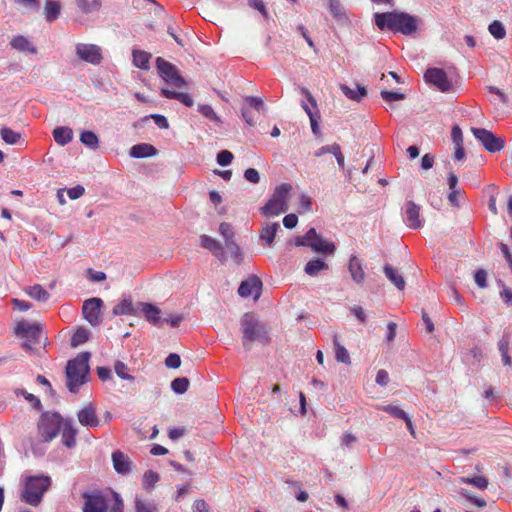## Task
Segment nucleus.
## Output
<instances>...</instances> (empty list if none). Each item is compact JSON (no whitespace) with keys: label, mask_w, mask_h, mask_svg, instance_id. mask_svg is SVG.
<instances>
[{"label":"nucleus","mask_w":512,"mask_h":512,"mask_svg":"<svg viewBox=\"0 0 512 512\" xmlns=\"http://www.w3.org/2000/svg\"><path fill=\"white\" fill-rule=\"evenodd\" d=\"M375 24L380 30L388 29L404 35H411L417 31L418 20L415 16L406 12H385L374 15Z\"/></svg>","instance_id":"obj_1"},{"label":"nucleus","mask_w":512,"mask_h":512,"mask_svg":"<svg viewBox=\"0 0 512 512\" xmlns=\"http://www.w3.org/2000/svg\"><path fill=\"white\" fill-rule=\"evenodd\" d=\"M89 359L90 354L82 352L74 359L68 361L66 366V385L71 393L78 392L79 388L88 381Z\"/></svg>","instance_id":"obj_2"},{"label":"nucleus","mask_w":512,"mask_h":512,"mask_svg":"<svg viewBox=\"0 0 512 512\" xmlns=\"http://www.w3.org/2000/svg\"><path fill=\"white\" fill-rule=\"evenodd\" d=\"M52 484L49 476H27L23 483L20 499L28 505L38 506Z\"/></svg>","instance_id":"obj_3"},{"label":"nucleus","mask_w":512,"mask_h":512,"mask_svg":"<svg viewBox=\"0 0 512 512\" xmlns=\"http://www.w3.org/2000/svg\"><path fill=\"white\" fill-rule=\"evenodd\" d=\"M243 334V346L246 350L251 349L252 342L266 344L269 342V335L266 325L259 321L253 314L245 313L240 321Z\"/></svg>","instance_id":"obj_4"},{"label":"nucleus","mask_w":512,"mask_h":512,"mask_svg":"<svg viewBox=\"0 0 512 512\" xmlns=\"http://www.w3.org/2000/svg\"><path fill=\"white\" fill-rule=\"evenodd\" d=\"M292 190V186L289 183H282L278 185L267 203L261 207V213L264 216L272 217L278 216L281 213L288 211V198Z\"/></svg>","instance_id":"obj_5"},{"label":"nucleus","mask_w":512,"mask_h":512,"mask_svg":"<svg viewBox=\"0 0 512 512\" xmlns=\"http://www.w3.org/2000/svg\"><path fill=\"white\" fill-rule=\"evenodd\" d=\"M295 245L309 247L316 253L327 255H333L336 250L334 243L324 239L316 232L315 228H310L303 236H297Z\"/></svg>","instance_id":"obj_6"},{"label":"nucleus","mask_w":512,"mask_h":512,"mask_svg":"<svg viewBox=\"0 0 512 512\" xmlns=\"http://www.w3.org/2000/svg\"><path fill=\"white\" fill-rule=\"evenodd\" d=\"M64 419L57 412H45L41 415L38 431L46 442L53 440L60 432Z\"/></svg>","instance_id":"obj_7"},{"label":"nucleus","mask_w":512,"mask_h":512,"mask_svg":"<svg viewBox=\"0 0 512 512\" xmlns=\"http://www.w3.org/2000/svg\"><path fill=\"white\" fill-rule=\"evenodd\" d=\"M156 67L159 76L169 85L183 87L186 85L185 79L180 75L179 70L172 63L161 57L156 59Z\"/></svg>","instance_id":"obj_8"},{"label":"nucleus","mask_w":512,"mask_h":512,"mask_svg":"<svg viewBox=\"0 0 512 512\" xmlns=\"http://www.w3.org/2000/svg\"><path fill=\"white\" fill-rule=\"evenodd\" d=\"M475 138L481 142L484 148L491 153L501 151L505 146L503 138L496 137L492 132L484 128H471Z\"/></svg>","instance_id":"obj_9"},{"label":"nucleus","mask_w":512,"mask_h":512,"mask_svg":"<svg viewBox=\"0 0 512 512\" xmlns=\"http://www.w3.org/2000/svg\"><path fill=\"white\" fill-rule=\"evenodd\" d=\"M75 53L81 60L92 65H99L103 60L102 50L95 44L78 43Z\"/></svg>","instance_id":"obj_10"},{"label":"nucleus","mask_w":512,"mask_h":512,"mask_svg":"<svg viewBox=\"0 0 512 512\" xmlns=\"http://www.w3.org/2000/svg\"><path fill=\"white\" fill-rule=\"evenodd\" d=\"M103 301L101 298H90L84 301L82 306V314L86 321L92 326H97L101 323V308Z\"/></svg>","instance_id":"obj_11"},{"label":"nucleus","mask_w":512,"mask_h":512,"mask_svg":"<svg viewBox=\"0 0 512 512\" xmlns=\"http://www.w3.org/2000/svg\"><path fill=\"white\" fill-rule=\"evenodd\" d=\"M420 211L421 207L415 202L406 201L403 208V220L410 229L417 230L423 227L424 219L421 217Z\"/></svg>","instance_id":"obj_12"},{"label":"nucleus","mask_w":512,"mask_h":512,"mask_svg":"<svg viewBox=\"0 0 512 512\" xmlns=\"http://www.w3.org/2000/svg\"><path fill=\"white\" fill-rule=\"evenodd\" d=\"M424 78L427 83L432 84L441 92H448L452 87L446 72L440 68L427 69Z\"/></svg>","instance_id":"obj_13"},{"label":"nucleus","mask_w":512,"mask_h":512,"mask_svg":"<svg viewBox=\"0 0 512 512\" xmlns=\"http://www.w3.org/2000/svg\"><path fill=\"white\" fill-rule=\"evenodd\" d=\"M262 281L259 277L253 275L242 281L238 288V294L243 297H253L258 299L262 291Z\"/></svg>","instance_id":"obj_14"},{"label":"nucleus","mask_w":512,"mask_h":512,"mask_svg":"<svg viewBox=\"0 0 512 512\" xmlns=\"http://www.w3.org/2000/svg\"><path fill=\"white\" fill-rule=\"evenodd\" d=\"M41 327L38 323H30L22 320L15 327V334L20 337L36 343L40 337Z\"/></svg>","instance_id":"obj_15"},{"label":"nucleus","mask_w":512,"mask_h":512,"mask_svg":"<svg viewBox=\"0 0 512 512\" xmlns=\"http://www.w3.org/2000/svg\"><path fill=\"white\" fill-rule=\"evenodd\" d=\"M83 512H107L106 498L99 493H85Z\"/></svg>","instance_id":"obj_16"},{"label":"nucleus","mask_w":512,"mask_h":512,"mask_svg":"<svg viewBox=\"0 0 512 512\" xmlns=\"http://www.w3.org/2000/svg\"><path fill=\"white\" fill-rule=\"evenodd\" d=\"M79 423L88 428H95L100 425V420L96 414V408L92 403L85 405L77 413Z\"/></svg>","instance_id":"obj_17"},{"label":"nucleus","mask_w":512,"mask_h":512,"mask_svg":"<svg viewBox=\"0 0 512 512\" xmlns=\"http://www.w3.org/2000/svg\"><path fill=\"white\" fill-rule=\"evenodd\" d=\"M200 243L203 248L210 250L213 255L222 263L227 260V255L223 246L214 238L208 235H202L200 237Z\"/></svg>","instance_id":"obj_18"},{"label":"nucleus","mask_w":512,"mask_h":512,"mask_svg":"<svg viewBox=\"0 0 512 512\" xmlns=\"http://www.w3.org/2000/svg\"><path fill=\"white\" fill-rule=\"evenodd\" d=\"M137 309L140 311L146 320L151 324L158 326L161 324L162 319L160 317L161 310L154 304L139 302L137 303Z\"/></svg>","instance_id":"obj_19"},{"label":"nucleus","mask_w":512,"mask_h":512,"mask_svg":"<svg viewBox=\"0 0 512 512\" xmlns=\"http://www.w3.org/2000/svg\"><path fill=\"white\" fill-rule=\"evenodd\" d=\"M112 462L118 474L127 475L132 470V462L129 457L120 450L112 453Z\"/></svg>","instance_id":"obj_20"},{"label":"nucleus","mask_w":512,"mask_h":512,"mask_svg":"<svg viewBox=\"0 0 512 512\" xmlns=\"http://www.w3.org/2000/svg\"><path fill=\"white\" fill-rule=\"evenodd\" d=\"M60 431L62 434V443L68 448L74 447L76 444L75 438L77 435V429L73 425V420L64 419Z\"/></svg>","instance_id":"obj_21"},{"label":"nucleus","mask_w":512,"mask_h":512,"mask_svg":"<svg viewBox=\"0 0 512 512\" xmlns=\"http://www.w3.org/2000/svg\"><path fill=\"white\" fill-rule=\"evenodd\" d=\"M348 271L352 280L356 284H362L365 280V271L363 269L362 261L356 256L351 255L348 262Z\"/></svg>","instance_id":"obj_22"},{"label":"nucleus","mask_w":512,"mask_h":512,"mask_svg":"<svg viewBox=\"0 0 512 512\" xmlns=\"http://www.w3.org/2000/svg\"><path fill=\"white\" fill-rule=\"evenodd\" d=\"M156 154H157V149L153 145L148 144V143H140V144L133 145L129 151V155L132 158H137V159L153 157Z\"/></svg>","instance_id":"obj_23"},{"label":"nucleus","mask_w":512,"mask_h":512,"mask_svg":"<svg viewBox=\"0 0 512 512\" xmlns=\"http://www.w3.org/2000/svg\"><path fill=\"white\" fill-rule=\"evenodd\" d=\"M280 229V225L277 222L266 223L261 229L259 238L267 246L271 247L274 243L275 236Z\"/></svg>","instance_id":"obj_24"},{"label":"nucleus","mask_w":512,"mask_h":512,"mask_svg":"<svg viewBox=\"0 0 512 512\" xmlns=\"http://www.w3.org/2000/svg\"><path fill=\"white\" fill-rule=\"evenodd\" d=\"M10 45L20 52L37 53V48L23 35L14 36L10 41Z\"/></svg>","instance_id":"obj_25"},{"label":"nucleus","mask_w":512,"mask_h":512,"mask_svg":"<svg viewBox=\"0 0 512 512\" xmlns=\"http://www.w3.org/2000/svg\"><path fill=\"white\" fill-rule=\"evenodd\" d=\"M383 272L388 280L394 284L398 290H404L406 282L402 274H400L397 269L389 264H386L383 268Z\"/></svg>","instance_id":"obj_26"},{"label":"nucleus","mask_w":512,"mask_h":512,"mask_svg":"<svg viewBox=\"0 0 512 512\" xmlns=\"http://www.w3.org/2000/svg\"><path fill=\"white\" fill-rule=\"evenodd\" d=\"M137 312L138 309L137 307L134 308L130 297L122 299L112 310V313L115 316L136 315Z\"/></svg>","instance_id":"obj_27"},{"label":"nucleus","mask_w":512,"mask_h":512,"mask_svg":"<svg viewBox=\"0 0 512 512\" xmlns=\"http://www.w3.org/2000/svg\"><path fill=\"white\" fill-rule=\"evenodd\" d=\"M328 268L329 266L324 260L314 258L306 263L304 272L311 277H316L321 271L328 270Z\"/></svg>","instance_id":"obj_28"},{"label":"nucleus","mask_w":512,"mask_h":512,"mask_svg":"<svg viewBox=\"0 0 512 512\" xmlns=\"http://www.w3.org/2000/svg\"><path fill=\"white\" fill-rule=\"evenodd\" d=\"M53 137L57 144L64 146L73 139V131L69 127L59 126L53 130Z\"/></svg>","instance_id":"obj_29"},{"label":"nucleus","mask_w":512,"mask_h":512,"mask_svg":"<svg viewBox=\"0 0 512 512\" xmlns=\"http://www.w3.org/2000/svg\"><path fill=\"white\" fill-rule=\"evenodd\" d=\"M340 89L346 97L354 101H360L367 94L366 88L359 84L356 85L355 89H352L345 84H341Z\"/></svg>","instance_id":"obj_30"},{"label":"nucleus","mask_w":512,"mask_h":512,"mask_svg":"<svg viewBox=\"0 0 512 512\" xmlns=\"http://www.w3.org/2000/svg\"><path fill=\"white\" fill-rule=\"evenodd\" d=\"M300 90H301V93L307 99V102L304 100L301 102V107L307 113L308 117L312 118V116H314L318 113V110H316V112H313L311 109V106L314 108H317L316 100L307 88L302 87Z\"/></svg>","instance_id":"obj_31"},{"label":"nucleus","mask_w":512,"mask_h":512,"mask_svg":"<svg viewBox=\"0 0 512 512\" xmlns=\"http://www.w3.org/2000/svg\"><path fill=\"white\" fill-rule=\"evenodd\" d=\"M333 345H334V349H335L336 360L340 363L349 365L351 363L350 355H349L347 349L339 343L338 337L336 334L333 336Z\"/></svg>","instance_id":"obj_32"},{"label":"nucleus","mask_w":512,"mask_h":512,"mask_svg":"<svg viewBox=\"0 0 512 512\" xmlns=\"http://www.w3.org/2000/svg\"><path fill=\"white\" fill-rule=\"evenodd\" d=\"M243 107H247L249 109H254L259 113L266 114L267 106L264 101L260 97L255 96H245L244 97V105Z\"/></svg>","instance_id":"obj_33"},{"label":"nucleus","mask_w":512,"mask_h":512,"mask_svg":"<svg viewBox=\"0 0 512 512\" xmlns=\"http://www.w3.org/2000/svg\"><path fill=\"white\" fill-rule=\"evenodd\" d=\"M45 18L48 22H53L60 16L61 6L59 2L48 0L44 8Z\"/></svg>","instance_id":"obj_34"},{"label":"nucleus","mask_w":512,"mask_h":512,"mask_svg":"<svg viewBox=\"0 0 512 512\" xmlns=\"http://www.w3.org/2000/svg\"><path fill=\"white\" fill-rule=\"evenodd\" d=\"M328 9L336 21H338V22L347 21V19H348L347 15H346L339 0H329Z\"/></svg>","instance_id":"obj_35"},{"label":"nucleus","mask_w":512,"mask_h":512,"mask_svg":"<svg viewBox=\"0 0 512 512\" xmlns=\"http://www.w3.org/2000/svg\"><path fill=\"white\" fill-rule=\"evenodd\" d=\"M133 63L140 69H148L151 54L143 50H133Z\"/></svg>","instance_id":"obj_36"},{"label":"nucleus","mask_w":512,"mask_h":512,"mask_svg":"<svg viewBox=\"0 0 512 512\" xmlns=\"http://www.w3.org/2000/svg\"><path fill=\"white\" fill-rule=\"evenodd\" d=\"M77 7L84 14L97 12L101 8V0H75Z\"/></svg>","instance_id":"obj_37"},{"label":"nucleus","mask_w":512,"mask_h":512,"mask_svg":"<svg viewBox=\"0 0 512 512\" xmlns=\"http://www.w3.org/2000/svg\"><path fill=\"white\" fill-rule=\"evenodd\" d=\"M80 141L82 142V144L93 150L99 147L98 136L93 131L90 130H85L81 132Z\"/></svg>","instance_id":"obj_38"},{"label":"nucleus","mask_w":512,"mask_h":512,"mask_svg":"<svg viewBox=\"0 0 512 512\" xmlns=\"http://www.w3.org/2000/svg\"><path fill=\"white\" fill-rule=\"evenodd\" d=\"M225 249L230 254L231 259L236 264L239 265L242 263V261H243L242 251H241L240 247L238 246V244L234 240L225 242Z\"/></svg>","instance_id":"obj_39"},{"label":"nucleus","mask_w":512,"mask_h":512,"mask_svg":"<svg viewBox=\"0 0 512 512\" xmlns=\"http://www.w3.org/2000/svg\"><path fill=\"white\" fill-rule=\"evenodd\" d=\"M27 294L37 300V301H47L50 297V294L41 286V285H33L27 288Z\"/></svg>","instance_id":"obj_40"},{"label":"nucleus","mask_w":512,"mask_h":512,"mask_svg":"<svg viewBox=\"0 0 512 512\" xmlns=\"http://www.w3.org/2000/svg\"><path fill=\"white\" fill-rule=\"evenodd\" d=\"M460 483H465L474 486L477 489L485 490L488 487V479L482 476H475V477H460L459 478Z\"/></svg>","instance_id":"obj_41"},{"label":"nucleus","mask_w":512,"mask_h":512,"mask_svg":"<svg viewBox=\"0 0 512 512\" xmlns=\"http://www.w3.org/2000/svg\"><path fill=\"white\" fill-rule=\"evenodd\" d=\"M489 33L497 40L504 39L506 36V29L502 22L494 20L488 26Z\"/></svg>","instance_id":"obj_42"},{"label":"nucleus","mask_w":512,"mask_h":512,"mask_svg":"<svg viewBox=\"0 0 512 512\" xmlns=\"http://www.w3.org/2000/svg\"><path fill=\"white\" fill-rule=\"evenodd\" d=\"M2 140L10 145L17 144L21 138V134L13 131L10 128L3 127L0 131Z\"/></svg>","instance_id":"obj_43"},{"label":"nucleus","mask_w":512,"mask_h":512,"mask_svg":"<svg viewBox=\"0 0 512 512\" xmlns=\"http://www.w3.org/2000/svg\"><path fill=\"white\" fill-rule=\"evenodd\" d=\"M189 384H190V381H189L188 378H186V377H178V378H175L171 382V389L176 394H183V393H185L188 390Z\"/></svg>","instance_id":"obj_44"},{"label":"nucleus","mask_w":512,"mask_h":512,"mask_svg":"<svg viewBox=\"0 0 512 512\" xmlns=\"http://www.w3.org/2000/svg\"><path fill=\"white\" fill-rule=\"evenodd\" d=\"M159 479L160 476L158 473L152 470L146 471L142 480L143 488L146 490L152 489L155 486V484L159 481Z\"/></svg>","instance_id":"obj_45"},{"label":"nucleus","mask_w":512,"mask_h":512,"mask_svg":"<svg viewBox=\"0 0 512 512\" xmlns=\"http://www.w3.org/2000/svg\"><path fill=\"white\" fill-rule=\"evenodd\" d=\"M114 370L117 376L123 380L134 381L135 379L132 375L128 373V366L120 360H117L115 362Z\"/></svg>","instance_id":"obj_46"},{"label":"nucleus","mask_w":512,"mask_h":512,"mask_svg":"<svg viewBox=\"0 0 512 512\" xmlns=\"http://www.w3.org/2000/svg\"><path fill=\"white\" fill-rule=\"evenodd\" d=\"M89 338V331L85 328H78L71 338V345L77 347L85 343Z\"/></svg>","instance_id":"obj_47"},{"label":"nucleus","mask_w":512,"mask_h":512,"mask_svg":"<svg viewBox=\"0 0 512 512\" xmlns=\"http://www.w3.org/2000/svg\"><path fill=\"white\" fill-rule=\"evenodd\" d=\"M198 112L202 114L205 118L212 120L216 123H220L221 120L218 115L215 113L214 109L211 105L208 104H200L198 105Z\"/></svg>","instance_id":"obj_48"},{"label":"nucleus","mask_w":512,"mask_h":512,"mask_svg":"<svg viewBox=\"0 0 512 512\" xmlns=\"http://www.w3.org/2000/svg\"><path fill=\"white\" fill-rule=\"evenodd\" d=\"M135 510L136 512H156L157 509L154 503L142 500L140 497L136 496Z\"/></svg>","instance_id":"obj_49"},{"label":"nucleus","mask_w":512,"mask_h":512,"mask_svg":"<svg viewBox=\"0 0 512 512\" xmlns=\"http://www.w3.org/2000/svg\"><path fill=\"white\" fill-rule=\"evenodd\" d=\"M497 284H498V286L501 288V291H500V297H501L502 301H503L507 306L512 307V289H510L509 287H507V286L505 285V283H504L501 279H498V280H497Z\"/></svg>","instance_id":"obj_50"},{"label":"nucleus","mask_w":512,"mask_h":512,"mask_svg":"<svg viewBox=\"0 0 512 512\" xmlns=\"http://www.w3.org/2000/svg\"><path fill=\"white\" fill-rule=\"evenodd\" d=\"M511 332L505 329L501 339L498 341V350L500 354L509 353Z\"/></svg>","instance_id":"obj_51"},{"label":"nucleus","mask_w":512,"mask_h":512,"mask_svg":"<svg viewBox=\"0 0 512 512\" xmlns=\"http://www.w3.org/2000/svg\"><path fill=\"white\" fill-rule=\"evenodd\" d=\"M381 409L387 413H389L392 417L404 420L407 418L408 414L402 410L401 408L388 404L381 407Z\"/></svg>","instance_id":"obj_52"},{"label":"nucleus","mask_w":512,"mask_h":512,"mask_svg":"<svg viewBox=\"0 0 512 512\" xmlns=\"http://www.w3.org/2000/svg\"><path fill=\"white\" fill-rule=\"evenodd\" d=\"M16 394L17 395H23L24 398L31 404V406L36 409V410H40L42 408V404H41V401L38 397H36L35 395L27 392L26 390L24 389H19L16 391Z\"/></svg>","instance_id":"obj_53"},{"label":"nucleus","mask_w":512,"mask_h":512,"mask_svg":"<svg viewBox=\"0 0 512 512\" xmlns=\"http://www.w3.org/2000/svg\"><path fill=\"white\" fill-rule=\"evenodd\" d=\"M219 233L224 238L225 242L234 240V231L231 224L222 222L219 226Z\"/></svg>","instance_id":"obj_54"},{"label":"nucleus","mask_w":512,"mask_h":512,"mask_svg":"<svg viewBox=\"0 0 512 512\" xmlns=\"http://www.w3.org/2000/svg\"><path fill=\"white\" fill-rule=\"evenodd\" d=\"M216 160L220 166H228L233 160V154L228 150H222L217 154Z\"/></svg>","instance_id":"obj_55"},{"label":"nucleus","mask_w":512,"mask_h":512,"mask_svg":"<svg viewBox=\"0 0 512 512\" xmlns=\"http://www.w3.org/2000/svg\"><path fill=\"white\" fill-rule=\"evenodd\" d=\"M488 189L491 190V194L488 201V208L489 210L494 214H498V209L496 206V195H497V188L495 185L491 184L488 186Z\"/></svg>","instance_id":"obj_56"},{"label":"nucleus","mask_w":512,"mask_h":512,"mask_svg":"<svg viewBox=\"0 0 512 512\" xmlns=\"http://www.w3.org/2000/svg\"><path fill=\"white\" fill-rule=\"evenodd\" d=\"M381 97L386 102H393L404 99L405 95L399 92L383 90L381 91Z\"/></svg>","instance_id":"obj_57"},{"label":"nucleus","mask_w":512,"mask_h":512,"mask_svg":"<svg viewBox=\"0 0 512 512\" xmlns=\"http://www.w3.org/2000/svg\"><path fill=\"white\" fill-rule=\"evenodd\" d=\"M165 365L171 369L179 368L181 365L180 356L176 353H170L165 359Z\"/></svg>","instance_id":"obj_58"},{"label":"nucleus","mask_w":512,"mask_h":512,"mask_svg":"<svg viewBox=\"0 0 512 512\" xmlns=\"http://www.w3.org/2000/svg\"><path fill=\"white\" fill-rule=\"evenodd\" d=\"M475 283L480 288H486L487 287V273L483 269H479L475 272L474 275Z\"/></svg>","instance_id":"obj_59"},{"label":"nucleus","mask_w":512,"mask_h":512,"mask_svg":"<svg viewBox=\"0 0 512 512\" xmlns=\"http://www.w3.org/2000/svg\"><path fill=\"white\" fill-rule=\"evenodd\" d=\"M461 495H463L466 499H468L471 503L475 504L479 508H483L486 506V501L484 499L472 496L465 489H462Z\"/></svg>","instance_id":"obj_60"},{"label":"nucleus","mask_w":512,"mask_h":512,"mask_svg":"<svg viewBox=\"0 0 512 512\" xmlns=\"http://www.w3.org/2000/svg\"><path fill=\"white\" fill-rule=\"evenodd\" d=\"M244 178L253 184H257L260 181L259 172L254 168H248L244 172Z\"/></svg>","instance_id":"obj_61"},{"label":"nucleus","mask_w":512,"mask_h":512,"mask_svg":"<svg viewBox=\"0 0 512 512\" xmlns=\"http://www.w3.org/2000/svg\"><path fill=\"white\" fill-rule=\"evenodd\" d=\"M85 193V188L82 185H76L72 188L67 189V194L70 199L76 200L82 197Z\"/></svg>","instance_id":"obj_62"},{"label":"nucleus","mask_w":512,"mask_h":512,"mask_svg":"<svg viewBox=\"0 0 512 512\" xmlns=\"http://www.w3.org/2000/svg\"><path fill=\"white\" fill-rule=\"evenodd\" d=\"M451 137L455 146L463 145V133L458 125L452 128Z\"/></svg>","instance_id":"obj_63"},{"label":"nucleus","mask_w":512,"mask_h":512,"mask_svg":"<svg viewBox=\"0 0 512 512\" xmlns=\"http://www.w3.org/2000/svg\"><path fill=\"white\" fill-rule=\"evenodd\" d=\"M193 512H208L209 506L203 499H197L193 503Z\"/></svg>","instance_id":"obj_64"}]
</instances>
